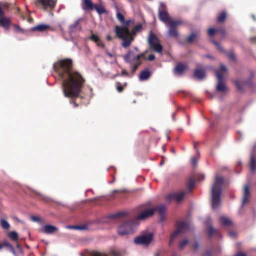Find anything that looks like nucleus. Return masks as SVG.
<instances>
[{"mask_svg":"<svg viewBox=\"0 0 256 256\" xmlns=\"http://www.w3.org/2000/svg\"><path fill=\"white\" fill-rule=\"evenodd\" d=\"M58 230L56 226L52 225H46L40 230V232L48 234H52Z\"/></svg>","mask_w":256,"mask_h":256,"instance_id":"a211bd4d","label":"nucleus"},{"mask_svg":"<svg viewBox=\"0 0 256 256\" xmlns=\"http://www.w3.org/2000/svg\"><path fill=\"white\" fill-rule=\"evenodd\" d=\"M115 32L117 36L123 40V47L126 48L131 44L134 39L128 28L116 26Z\"/></svg>","mask_w":256,"mask_h":256,"instance_id":"20e7f679","label":"nucleus"},{"mask_svg":"<svg viewBox=\"0 0 256 256\" xmlns=\"http://www.w3.org/2000/svg\"><path fill=\"white\" fill-rule=\"evenodd\" d=\"M1 225L3 228L5 230H8L10 228V224L9 223L4 219H2L1 220Z\"/></svg>","mask_w":256,"mask_h":256,"instance_id":"f704fd0d","label":"nucleus"},{"mask_svg":"<svg viewBox=\"0 0 256 256\" xmlns=\"http://www.w3.org/2000/svg\"><path fill=\"white\" fill-rule=\"evenodd\" d=\"M153 234L149 233L147 234H144L140 236L136 237L134 239V242L136 244L148 246L150 244L153 239Z\"/></svg>","mask_w":256,"mask_h":256,"instance_id":"9d476101","label":"nucleus"},{"mask_svg":"<svg viewBox=\"0 0 256 256\" xmlns=\"http://www.w3.org/2000/svg\"><path fill=\"white\" fill-rule=\"evenodd\" d=\"M158 12L160 19L166 24L170 22V20H172L170 18L166 10V5L164 4L162 2L160 3Z\"/></svg>","mask_w":256,"mask_h":256,"instance_id":"9b49d317","label":"nucleus"},{"mask_svg":"<svg viewBox=\"0 0 256 256\" xmlns=\"http://www.w3.org/2000/svg\"><path fill=\"white\" fill-rule=\"evenodd\" d=\"M106 53L110 58H112L114 56V55L112 54L109 52L108 51H106Z\"/></svg>","mask_w":256,"mask_h":256,"instance_id":"052dcab7","label":"nucleus"},{"mask_svg":"<svg viewBox=\"0 0 256 256\" xmlns=\"http://www.w3.org/2000/svg\"><path fill=\"white\" fill-rule=\"evenodd\" d=\"M54 68L62 80V90L65 97L78 98L84 80L78 72L72 69V60H60L54 64Z\"/></svg>","mask_w":256,"mask_h":256,"instance_id":"f257e3e1","label":"nucleus"},{"mask_svg":"<svg viewBox=\"0 0 256 256\" xmlns=\"http://www.w3.org/2000/svg\"><path fill=\"white\" fill-rule=\"evenodd\" d=\"M206 57L209 58H212V56L210 55H207Z\"/></svg>","mask_w":256,"mask_h":256,"instance_id":"774afa93","label":"nucleus"},{"mask_svg":"<svg viewBox=\"0 0 256 256\" xmlns=\"http://www.w3.org/2000/svg\"><path fill=\"white\" fill-rule=\"evenodd\" d=\"M162 158H163V160L160 163V166H162L164 162V158L162 157Z\"/></svg>","mask_w":256,"mask_h":256,"instance_id":"338daca9","label":"nucleus"},{"mask_svg":"<svg viewBox=\"0 0 256 256\" xmlns=\"http://www.w3.org/2000/svg\"><path fill=\"white\" fill-rule=\"evenodd\" d=\"M136 226L137 224L134 221L124 222L118 228V234L121 236L132 234L136 228Z\"/></svg>","mask_w":256,"mask_h":256,"instance_id":"39448f33","label":"nucleus"},{"mask_svg":"<svg viewBox=\"0 0 256 256\" xmlns=\"http://www.w3.org/2000/svg\"><path fill=\"white\" fill-rule=\"evenodd\" d=\"M89 39L94 42L98 46L102 48H104L105 47V44L103 42L96 34H92V36L90 37Z\"/></svg>","mask_w":256,"mask_h":256,"instance_id":"5701e85b","label":"nucleus"},{"mask_svg":"<svg viewBox=\"0 0 256 256\" xmlns=\"http://www.w3.org/2000/svg\"><path fill=\"white\" fill-rule=\"evenodd\" d=\"M200 179L199 180H202L204 179V178H205V176L204 174H200Z\"/></svg>","mask_w":256,"mask_h":256,"instance_id":"bf43d9fd","label":"nucleus"},{"mask_svg":"<svg viewBox=\"0 0 256 256\" xmlns=\"http://www.w3.org/2000/svg\"><path fill=\"white\" fill-rule=\"evenodd\" d=\"M76 226H68L66 227L67 228L70 230H76Z\"/></svg>","mask_w":256,"mask_h":256,"instance_id":"6e6d98bb","label":"nucleus"},{"mask_svg":"<svg viewBox=\"0 0 256 256\" xmlns=\"http://www.w3.org/2000/svg\"><path fill=\"white\" fill-rule=\"evenodd\" d=\"M186 196L184 192H176L168 194L166 196V200L168 202L176 200L178 202H181Z\"/></svg>","mask_w":256,"mask_h":256,"instance_id":"ddd939ff","label":"nucleus"},{"mask_svg":"<svg viewBox=\"0 0 256 256\" xmlns=\"http://www.w3.org/2000/svg\"><path fill=\"white\" fill-rule=\"evenodd\" d=\"M226 17V12H222L218 17V20L220 22H224Z\"/></svg>","mask_w":256,"mask_h":256,"instance_id":"c9c22d12","label":"nucleus"},{"mask_svg":"<svg viewBox=\"0 0 256 256\" xmlns=\"http://www.w3.org/2000/svg\"><path fill=\"white\" fill-rule=\"evenodd\" d=\"M195 186V181L192 179H190L188 184V188L190 190H192Z\"/></svg>","mask_w":256,"mask_h":256,"instance_id":"ea45409f","label":"nucleus"},{"mask_svg":"<svg viewBox=\"0 0 256 256\" xmlns=\"http://www.w3.org/2000/svg\"><path fill=\"white\" fill-rule=\"evenodd\" d=\"M142 29V26L141 24L136 26L132 31L133 34H136L138 32H140Z\"/></svg>","mask_w":256,"mask_h":256,"instance_id":"e433bc0d","label":"nucleus"},{"mask_svg":"<svg viewBox=\"0 0 256 256\" xmlns=\"http://www.w3.org/2000/svg\"><path fill=\"white\" fill-rule=\"evenodd\" d=\"M156 58V56L154 55V54H151L150 55L148 58V60H149V61H152L154 60Z\"/></svg>","mask_w":256,"mask_h":256,"instance_id":"3c124183","label":"nucleus"},{"mask_svg":"<svg viewBox=\"0 0 256 256\" xmlns=\"http://www.w3.org/2000/svg\"><path fill=\"white\" fill-rule=\"evenodd\" d=\"M30 219L34 222H40L41 219L38 217H36L35 216H32L30 217Z\"/></svg>","mask_w":256,"mask_h":256,"instance_id":"09e8293b","label":"nucleus"},{"mask_svg":"<svg viewBox=\"0 0 256 256\" xmlns=\"http://www.w3.org/2000/svg\"><path fill=\"white\" fill-rule=\"evenodd\" d=\"M182 24V21L170 20V22L167 24L166 26L169 28L168 34L174 38H178V32L176 30V28Z\"/></svg>","mask_w":256,"mask_h":256,"instance_id":"1a4fd4ad","label":"nucleus"},{"mask_svg":"<svg viewBox=\"0 0 256 256\" xmlns=\"http://www.w3.org/2000/svg\"><path fill=\"white\" fill-rule=\"evenodd\" d=\"M116 88L118 92H121L123 90L122 87L120 85V83L116 84Z\"/></svg>","mask_w":256,"mask_h":256,"instance_id":"8fccbe9b","label":"nucleus"},{"mask_svg":"<svg viewBox=\"0 0 256 256\" xmlns=\"http://www.w3.org/2000/svg\"><path fill=\"white\" fill-rule=\"evenodd\" d=\"M15 28H16V30L17 32H22V29L18 26L16 25L15 26Z\"/></svg>","mask_w":256,"mask_h":256,"instance_id":"864d4df0","label":"nucleus"},{"mask_svg":"<svg viewBox=\"0 0 256 256\" xmlns=\"http://www.w3.org/2000/svg\"><path fill=\"white\" fill-rule=\"evenodd\" d=\"M90 256H108L106 254L98 252H93L90 254ZM112 256H120L118 252H114Z\"/></svg>","mask_w":256,"mask_h":256,"instance_id":"7c9ffc66","label":"nucleus"},{"mask_svg":"<svg viewBox=\"0 0 256 256\" xmlns=\"http://www.w3.org/2000/svg\"><path fill=\"white\" fill-rule=\"evenodd\" d=\"M88 229V226L86 224H83L81 226H77L76 230H84Z\"/></svg>","mask_w":256,"mask_h":256,"instance_id":"a19ab883","label":"nucleus"},{"mask_svg":"<svg viewBox=\"0 0 256 256\" xmlns=\"http://www.w3.org/2000/svg\"><path fill=\"white\" fill-rule=\"evenodd\" d=\"M250 164L251 172L254 173L256 171V158L254 157V152H252L251 154Z\"/></svg>","mask_w":256,"mask_h":256,"instance_id":"cd10ccee","label":"nucleus"},{"mask_svg":"<svg viewBox=\"0 0 256 256\" xmlns=\"http://www.w3.org/2000/svg\"><path fill=\"white\" fill-rule=\"evenodd\" d=\"M221 224L224 226H229L232 225L233 223L232 220L228 217L224 216H221L220 218Z\"/></svg>","mask_w":256,"mask_h":256,"instance_id":"bb28decb","label":"nucleus"},{"mask_svg":"<svg viewBox=\"0 0 256 256\" xmlns=\"http://www.w3.org/2000/svg\"><path fill=\"white\" fill-rule=\"evenodd\" d=\"M158 210L159 212V214L162 220H163L164 213L166 211V206L164 205H162V206H160L158 208Z\"/></svg>","mask_w":256,"mask_h":256,"instance_id":"2f4dec72","label":"nucleus"},{"mask_svg":"<svg viewBox=\"0 0 256 256\" xmlns=\"http://www.w3.org/2000/svg\"><path fill=\"white\" fill-rule=\"evenodd\" d=\"M11 24V20L8 18L2 16L0 18V26L3 27L5 30H8Z\"/></svg>","mask_w":256,"mask_h":256,"instance_id":"412c9836","label":"nucleus"},{"mask_svg":"<svg viewBox=\"0 0 256 256\" xmlns=\"http://www.w3.org/2000/svg\"><path fill=\"white\" fill-rule=\"evenodd\" d=\"M4 246H6L8 248V249L12 252V254L15 256H17L16 252L14 250V246L10 244L8 242H4Z\"/></svg>","mask_w":256,"mask_h":256,"instance_id":"473e14b6","label":"nucleus"},{"mask_svg":"<svg viewBox=\"0 0 256 256\" xmlns=\"http://www.w3.org/2000/svg\"><path fill=\"white\" fill-rule=\"evenodd\" d=\"M177 230L170 236V244L171 245L174 242L176 236L183 233H186L190 230V225L188 222H178L176 224Z\"/></svg>","mask_w":256,"mask_h":256,"instance_id":"0eeeda50","label":"nucleus"},{"mask_svg":"<svg viewBox=\"0 0 256 256\" xmlns=\"http://www.w3.org/2000/svg\"><path fill=\"white\" fill-rule=\"evenodd\" d=\"M94 10H95L100 16L107 12L106 9L102 4L98 5V4H94Z\"/></svg>","mask_w":256,"mask_h":256,"instance_id":"c85d7f7f","label":"nucleus"},{"mask_svg":"<svg viewBox=\"0 0 256 256\" xmlns=\"http://www.w3.org/2000/svg\"><path fill=\"white\" fill-rule=\"evenodd\" d=\"M208 232L210 236H212L215 232V230L214 228L212 226H210L208 230Z\"/></svg>","mask_w":256,"mask_h":256,"instance_id":"79ce46f5","label":"nucleus"},{"mask_svg":"<svg viewBox=\"0 0 256 256\" xmlns=\"http://www.w3.org/2000/svg\"><path fill=\"white\" fill-rule=\"evenodd\" d=\"M212 256V253L210 251H208L206 252V253L204 254V256Z\"/></svg>","mask_w":256,"mask_h":256,"instance_id":"13d9d810","label":"nucleus"},{"mask_svg":"<svg viewBox=\"0 0 256 256\" xmlns=\"http://www.w3.org/2000/svg\"><path fill=\"white\" fill-rule=\"evenodd\" d=\"M144 56L145 53L136 54L133 50H130L126 54L123 55L122 57L125 62L129 64L132 74H134L138 66L142 64L141 58L144 57Z\"/></svg>","mask_w":256,"mask_h":256,"instance_id":"7ed1b4c3","label":"nucleus"},{"mask_svg":"<svg viewBox=\"0 0 256 256\" xmlns=\"http://www.w3.org/2000/svg\"><path fill=\"white\" fill-rule=\"evenodd\" d=\"M234 83L238 90H242V86L240 81H238V80H236L234 81Z\"/></svg>","mask_w":256,"mask_h":256,"instance_id":"49530a36","label":"nucleus"},{"mask_svg":"<svg viewBox=\"0 0 256 256\" xmlns=\"http://www.w3.org/2000/svg\"><path fill=\"white\" fill-rule=\"evenodd\" d=\"M189 243V240L188 239H186L182 241L180 243V248L182 250L184 249L186 246Z\"/></svg>","mask_w":256,"mask_h":256,"instance_id":"58836bf2","label":"nucleus"},{"mask_svg":"<svg viewBox=\"0 0 256 256\" xmlns=\"http://www.w3.org/2000/svg\"><path fill=\"white\" fill-rule=\"evenodd\" d=\"M119 191L118 190H114L112 192V195H113L114 194L116 193V192H118Z\"/></svg>","mask_w":256,"mask_h":256,"instance_id":"0e129e2a","label":"nucleus"},{"mask_svg":"<svg viewBox=\"0 0 256 256\" xmlns=\"http://www.w3.org/2000/svg\"><path fill=\"white\" fill-rule=\"evenodd\" d=\"M224 182V178L216 174L211 190L212 204L214 210H216L220 206L222 187Z\"/></svg>","mask_w":256,"mask_h":256,"instance_id":"f03ea898","label":"nucleus"},{"mask_svg":"<svg viewBox=\"0 0 256 256\" xmlns=\"http://www.w3.org/2000/svg\"><path fill=\"white\" fill-rule=\"evenodd\" d=\"M227 72V68L224 65H221L219 70H216V76L218 78V82L216 86V90L220 92H224L226 90L225 84L222 82L224 74Z\"/></svg>","mask_w":256,"mask_h":256,"instance_id":"423d86ee","label":"nucleus"},{"mask_svg":"<svg viewBox=\"0 0 256 256\" xmlns=\"http://www.w3.org/2000/svg\"><path fill=\"white\" fill-rule=\"evenodd\" d=\"M187 67V65L184 64H178L174 69V75L176 76H182Z\"/></svg>","mask_w":256,"mask_h":256,"instance_id":"f3484780","label":"nucleus"},{"mask_svg":"<svg viewBox=\"0 0 256 256\" xmlns=\"http://www.w3.org/2000/svg\"><path fill=\"white\" fill-rule=\"evenodd\" d=\"M251 40H252V42H256V37H252V38H251Z\"/></svg>","mask_w":256,"mask_h":256,"instance_id":"e2e57ef3","label":"nucleus"},{"mask_svg":"<svg viewBox=\"0 0 256 256\" xmlns=\"http://www.w3.org/2000/svg\"><path fill=\"white\" fill-rule=\"evenodd\" d=\"M156 209L154 208H148L142 212L137 216V218L140 220H144L146 218L154 215Z\"/></svg>","mask_w":256,"mask_h":256,"instance_id":"4468645a","label":"nucleus"},{"mask_svg":"<svg viewBox=\"0 0 256 256\" xmlns=\"http://www.w3.org/2000/svg\"><path fill=\"white\" fill-rule=\"evenodd\" d=\"M196 37V34L195 33H192L188 38L187 41L189 43H192L194 41Z\"/></svg>","mask_w":256,"mask_h":256,"instance_id":"4c0bfd02","label":"nucleus"},{"mask_svg":"<svg viewBox=\"0 0 256 256\" xmlns=\"http://www.w3.org/2000/svg\"><path fill=\"white\" fill-rule=\"evenodd\" d=\"M251 198V193L249 190L248 186H246L244 188V197L242 202V208H244V206L249 203Z\"/></svg>","mask_w":256,"mask_h":256,"instance_id":"dca6fc26","label":"nucleus"},{"mask_svg":"<svg viewBox=\"0 0 256 256\" xmlns=\"http://www.w3.org/2000/svg\"><path fill=\"white\" fill-rule=\"evenodd\" d=\"M200 248V244L198 242H196L194 246V248L195 250H198Z\"/></svg>","mask_w":256,"mask_h":256,"instance_id":"603ef678","label":"nucleus"},{"mask_svg":"<svg viewBox=\"0 0 256 256\" xmlns=\"http://www.w3.org/2000/svg\"><path fill=\"white\" fill-rule=\"evenodd\" d=\"M83 18H79L70 26L69 32L71 35L75 33L78 30L81 31L82 30V27L80 26V24Z\"/></svg>","mask_w":256,"mask_h":256,"instance_id":"2eb2a0df","label":"nucleus"},{"mask_svg":"<svg viewBox=\"0 0 256 256\" xmlns=\"http://www.w3.org/2000/svg\"><path fill=\"white\" fill-rule=\"evenodd\" d=\"M227 56L232 60H234L236 59V56L234 52H230L226 54Z\"/></svg>","mask_w":256,"mask_h":256,"instance_id":"37998d69","label":"nucleus"},{"mask_svg":"<svg viewBox=\"0 0 256 256\" xmlns=\"http://www.w3.org/2000/svg\"><path fill=\"white\" fill-rule=\"evenodd\" d=\"M82 9L84 10H93L94 8V4L92 0H82Z\"/></svg>","mask_w":256,"mask_h":256,"instance_id":"4be33fe9","label":"nucleus"},{"mask_svg":"<svg viewBox=\"0 0 256 256\" xmlns=\"http://www.w3.org/2000/svg\"><path fill=\"white\" fill-rule=\"evenodd\" d=\"M116 10V16L117 19L122 24L124 25L123 27L128 28V26L130 23L131 22L130 20H128L126 22L125 21V18L124 16L119 12V8L117 5L115 6Z\"/></svg>","mask_w":256,"mask_h":256,"instance_id":"aec40b11","label":"nucleus"},{"mask_svg":"<svg viewBox=\"0 0 256 256\" xmlns=\"http://www.w3.org/2000/svg\"><path fill=\"white\" fill-rule=\"evenodd\" d=\"M234 256H246V254L243 252H239Z\"/></svg>","mask_w":256,"mask_h":256,"instance_id":"5fc2aeb1","label":"nucleus"},{"mask_svg":"<svg viewBox=\"0 0 256 256\" xmlns=\"http://www.w3.org/2000/svg\"><path fill=\"white\" fill-rule=\"evenodd\" d=\"M148 43L150 48L158 53H160L162 51L163 47L160 44L158 38L152 33H150L148 38Z\"/></svg>","mask_w":256,"mask_h":256,"instance_id":"6e6552de","label":"nucleus"},{"mask_svg":"<svg viewBox=\"0 0 256 256\" xmlns=\"http://www.w3.org/2000/svg\"><path fill=\"white\" fill-rule=\"evenodd\" d=\"M49 28L50 26L48 25L42 24L32 28L30 30L32 32L37 30L40 32H44L46 31Z\"/></svg>","mask_w":256,"mask_h":256,"instance_id":"b1692460","label":"nucleus"},{"mask_svg":"<svg viewBox=\"0 0 256 256\" xmlns=\"http://www.w3.org/2000/svg\"><path fill=\"white\" fill-rule=\"evenodd\" d=\"M16 248H18V252L16 253V254H22L23 250L22 246L20 244H18L16 246Z\"/></svg>","mask_w":256,"mask_h":256,"instance_id":"a18cd8bd","label":"nucleus"},{"mask_svg":"<svg viewBox=\"0 0 256 256\" xmlns=\"http://www.w3.org/2000/svg\"><path fill=\"white\" fill-rule=\"evenodd\" d=\"M212 42L216 46V48L221 52H224V48L220 46V44L215 40L212 41Z\"/></svg>","mask_w":256,"mask_h":256,"instance_id":"c03bdc74","label":"nucleus"},{"mask_svg":"<svg viewBox=\"0 0 256 256\" xmlns=\"http://www.w3.org/2000/svg\"><path fill=\"white\" fill-rule=\"evenodd\" d=\"M230 235L231 237H234L235 236V234L234 232H230Z\"/></svg>","mask_w":256,"mask_h":256,"instance_id":"680f3d73","label":"nucleus"},{"mask_svg":"<svg viewBox=\"0 0 256 256\" xmlns=\"http://www.w3.org/2000/svg\"><path fill=\"white\" fill-rule=\"evenodd\" d=\"M124 213L123 212H120L115 214H110L104 218L102 221L100 222L99 223H110L111 220L124 216Z\"/></svg>","mask_w":256,"mask_h":256,"instance_id":"6ab92c4d","label":"nucleus"},{"mask_svg":"<svg viewBox=\"0 0 256 256\" xmlns=\"http://www.w3.org/2000/svg\"><path fill=\"white\" fill-rule=\"evenodd\" d=\"M122 76H128V74L125 70H124L122 72Z\"/></svg>","mask_w":256,"mask_h":256,"instance_id":"4d7b16f0","label":"nucleus"},{"mask_svg":"<svg viewBox=\"0 0 256 256\" xmlns=\"http://www.w3.org/2000/svg\"><path fill=\"white\" fill-rule=\"evenodd\" d=\"M194 76L199 80H202L206 77L205 70H196L194 72Z\"/></svg>","mask_w":256,"mask_h":256,"instance_id":"393cba45","label":"nucleus"},{"mask_svg":"<svg viewBox=\"0 0 256 256\" xmlns=\"http://www.w3.org/2000/svg\"><path fill=\"white\" fill-rule=\"evenodd\" d=\"M58 0H36V4L44 10H52L56 6Z\"/></svg>","mask_w":256,"mask_h":256,"instance_id":"f8f14e48","label":"nucleus"},{"mask_svg":"<svg viewBox=\"0 0 256 256\" xmlns=\"http://www.w3.org/2000/svg\"><path fill=\"white\" fill-rule=\"evenodd\" d=\"M198 159L195 157L191 158V163L194 166H196L198 164Z\"/></svg>","mask_w":256,"mask_h":256,"instance_id":"de8ad7c7","label":"nucleus"},{"mask_svg":"<svg viewBox=\"0 0 256 256\" xmlns=\"http://www.w3.org/2000/svg\"><path fill=\"white\" fill-rule=\"evenodd\" d=\"M8 236L14 240H17L18 239V234L16 232H9Z\"/></svg>","mask_w":256,"mask_h":256,"instance_id":"72a5a7b5","label":"nucleus"},{"mask_svg":"<svg viewBox=\"0 0 256 256\" xmlns=\"http://www.w3.org/2000/svg\"><path fill=\"white\" fill-rule=\"evenodd\" d=\"M151 74L149 70H146L142 71L139 76V79L140 81L148 80Z\"/></svg>","mask_w":256,"mask_h":256,"instance_id":"a878e982","label":"nucleus"},{"mask_svg":"<svg viewBox=\"0 0 256 256\" xmlns=\"http://www.w3.org/2000/svg\"><path fill=\"white\" fill-rule=\"evenodd\" d=\"M221 32V33L223 34H225V30H218V29H214L213 28H210L208 30V35L210 36H212L214 35V34L218 32Z\"/></svg>","mask_w":256,"mask_h":256,"instance_id":"c756f323","label":"nucleus"},{"mask_svg":"<svg viewBox=\"0 0 256 256\" xmlns=\"http://www.w3.org/2000/svg\"><path fill=\"white\" fill-rule=\"evenodd\" d=\"M106 38L108 40H112V37L108 35L107 36Z\"/></svg>","mask_w":256,"mask_h":256,"instance_id":"69168bd1","label":"nucleus"}]
</instances>
